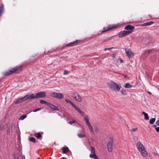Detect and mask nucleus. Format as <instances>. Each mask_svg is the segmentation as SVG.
Instances as JSON below:
<instances>
[{
    "label": "nucleus",
    "mask_w": 159,
    "mask_h": 159,
    "mask_svg": "<svg viewBox=\"0 0 159 159\" xmlns=\"http://www.w3.org/2000/svg\"><path fill=\"white\" fill-rule=\"evenodd\" d=\"M136 146L137 149L143 157H146L148 156L147 152L143 145L142 143L140 142H138Z\"/></svg>",
    "instance_id": "obj_1"
},
{
    "label": "nucleus",
    "mask_w": 159,
    "mask_h": 159,
    "mask_svg": "<svg viewBox=\"0 0 159 159\" xmlns=\"http://www.w3.org/2000/svg\"><path fill=\"white\" fill-rule=\"evenodd\" d=\"M108 85L110 89L116 92H119L121 86L113 81L108 83Z\"/></svg>",
    "instance_id": "obj_2"
},
{
    "label": "nucleus",
    "mask_w": 159,
    "mask_h": 159,
    "mask_svg": "<svg viewBox=\"0 0 159 159\" xmlns=\"http://www.w3.org/2000/svg\"><path fill=\"white\" fill-rule=\"evenodd\" d=\"M22 67V66H17L13 68L12 70H8L6 72H4L3 73V74L4 75L7 76L11 74L12 73H18L21 71Z\"/></svg>",
    "instance_id": "obj_3"
},
{
    "label": "nucleus",
    "mask_w": 159,
    "mask_h": 159,
    "mask_svg": "<svg viewBox=\"0 0 159 159\" xmlns=\"http://www.w3.org/2000/svg\"><path fill=\"white\" fill-rule=\"evenodd\" d=\"M46 96V93L45 92L41 91L37 93L35 95L34 94H31L30 95V98L32 99L33 98H38L45 97Z\"/></svg>",
    "instance_id": "obj_4"
},
{
    "label": "nucleus",
    "mask_w": 159,
    "mask_h": 159,
    "mask_svg": "<svg viewBox=\"0 0 159 159\" xmlns=\"http://www.w3.org/2000/svg\"><path fill=\"white\" fill-rule=\"evenodd\" d=\"M113 139L112 137H110L109 141L107 143V147L108 151L109 152H111L112 151Z\"/></svg>",
    "instance_id": "obj_5"
},
{
    "label": "nucleus",
    "mask_w": 159,
    "mask_h": 159,
    "mask_svg": "<svg viewBox=\"0 0 159 159\" xmlns=\"http://www.w3.org/2000/svg\"><path fill=\"white\" fill-rule=\"evenodd\" d=\"M30 98V95L27 94L24 97L18 99L15 102V104H18L20 103L24 102L25 100L31 99Z\"/></svg>",
    "instance_id": "obj_6"
},
{
    "label": "nucleus",
    "mask_w": 159,
    "mask_h": 159,
    "mask_svg": "<svg viewBox=\"0 0 159 159\" xmlns=\"http://www.w3.org/2000/svg\"><path fill=\"white\" fill-rule=\"evenodd\" d=\"M133 30L123 31L120 32L119 34V36L120 38L124 37L132 33Z\"/></svg>",
    "instance_id": "obj_7"
},
{
    "label": "nucleus",
    "mask_w": 159,
    "mask_h": 159,
    "mask_svg": "<svg viewBox=\"0 0 159 159\" xmlns=\"http://www.w3.org/2000/svg\"><path fill=\"white\" fill-rule=\"evenodd\" d=\"M125 52L126 55L129 58L133 57L134 53L132 52L131 49L126 48L125 49Z\"/></svg>",
    "instance_id": "obj_8"
},
{
    "label": "nucleus",
    "mask_w": 159,
    "mask_h": 159,
    "mask_svg": "<svg viewBox=\"0 0 159 159\" xmlns=\"http://www.w3.org/2000/svg\"><path fill=\"white\" fill-rule=\"evenodd\" d=\"M51 96L53 97L57 98L59 99H62L64 98V95L62 93L55 92H53L52 93Z\"/></svg>",
    "instance_id": "obj_9"
},
{
    "label": "nucleus",
    "mask_w": 159,
    "mask_h": 159,
    "mask_svg": "<svg viewBox=\"0 0 159 159\" xmlns=\"http://www.w3.org/2000/svg\"><path fill=\"white\" fill-rule=\"evenodd\" d=\"M72 97L76 101L80 102L81 101L82 98L77 93H74L73 94Z\"/></svg>",
    "instance_id": "obj_10"
},
{
    "label": "nucleus",
    "mask_w": 159,
    "mask_h": 159,
    "mask_svg": "<svg viewBox=\"0 0 159 159\" xmlns=\"http://www.w3.org/2000/svg\"><path fill=\"white\" fill-rule=\"evenodd\" d=\"M90 150L91 151V154L89 155V157L90 158H93L95 156H96V154L95 152V150L94 148L91 147H90Z\"/></svg>",
    "instance_id": "obj_11"
},
{
    "label": "nucleus",
    "mask_w": 159,
    "mask_h": 159,
    "mask_svg": "<svg viewBox=\"0 0 159 159\" xmlns=\"http://www.w3.org/2000/svg\"><path fill=\"white\" fill-rule=\"evenodd\" d=\"M48 106L50 107L52 109L54 110H55L56 111H59V108L56 106L55 105H53L52 104H51L50 103H48Z\"/></svg>",
    "instance_id": "obj_12"
},
{
    "label": "nucleus",
    "mask_w": 159,
    "mask_h": 159,
    "mask_svg": "<svg viewBox=\"0 0 159 159\" xmlns=\"http://www.w3.org/2000/svg\"><path fill=\"white\" fill-rule=\"evenodd\" d=\"M80 42V41L78 42V40L74 41L70 43H69L66 45V47H71L75 45L78 43Z\"/></svg>",
    "instance_id": "obj_13"
},
{
    "label": "nucleus",
    "mask_w": 159,
    "mask_h": 159,
    "mask_svg": "<svg viewBox=\"0 0 159 159\" xmlns=\"http://www.w3.org/2000/svg\"><path fill=\"white\" fill-rule=\"evenodd\" d=\"M134 28V27L130 25H128L125 26V29L126 30H132Z\"/></svg>",
    "instance_id": "obj_14"
},
{
    "label": "nucleus",
    "mask_w": 159,
    "mask_h": 159,
    "mask_svg": "<svg viewBox=\"0 0 159 159\" xmlns=\"http://www.w3.org/2000/svg\"><path fill=\"white\" fill-rule=\"evenodd\" d=\"M84 119L86 122L87 125L90 124L89 122V119L87 115H85L84 116Z\"/></svg>",
    "instance_id": "obj_15"
},
{
    "label": "nucleus",
    "mask_w": 159,
    "mask_h": 159,
    "mask_svg": "<svg viewBox=\"0 0 159 159\" xmlns=\"http://www.w3.org/2000/svg\"><path fill=\"white\" fill-rule=\"evenodd\" d=\"M142 114L144 115V119L145 120H148L149 119V117L147 113H146L144 111H143L142 112Z\"/></svg>",
    "instance_id": "obj_16"
},
{
    "label": "nucleus",
    "mask_w": 159,
    "mask_h": 159,
    "mask_svg": "<svg viewBox=\"0 0 159 159\" xmlns=\"http://www.w3.org/2000/svg\"><path fill=\"white\" fill-rule=\"evenodd\" d=\"M62 150L64 154L68 152L69 151V150L68 147H63L62 148Z\"/></svg>",
    "instance_id": "obj_17"
},
{
    "label": "nucleus",
    "mask_w": 159,
    "mask_h": 159,
    "mask_svg": "<svg viewBox=\"0 0 159 159\" xmlns=\"http://www.w3.org/2000/svg\"><path fill=\"white\" fill-rule=\"evenodd\" d=\"M114 28V27H113V26H112L111 27V26H110L109 27H108L107 29H105V28H104L103 30L102 31V33L106 31L111 30V29H112Z\"/></svg>",
    "instance_id": "obj_18"
},
{
    "label": "nucleus",
    "mask_w": 159,
    "mask_h": 159,
    "mask_svg": "<svg viewBox=\"0 0 159 159\" xmlns=\"http://www.w3.org/2000/svg\"><path fill=\"white\" fill-rule=\"evenodd\" d=\"M87 125L91 132L93 133V129L91 124Z\"/></svg>",
    "instance_id": "obj_19"
},
{
    "label": "nucleus",
    "mask_w": 159,
    "mask_h": 159,
    "mask_svg": "<svg viewBox=\"0 0 159 159\" xmlns=\"http://www.w3.org/2000/svg\"><path fill=\"white\" fill-rule=\"evenodd\" d=\"M126 88H130L132 87V86L129 83H126L124 86Z\"/></svg>",
    "instance_id": "obj_20"
},
{
    "label": "nucleus",
    "mask_w": 159,
    "mask_h": 159,
    "mask_svg": "<svg viewBox=\"0 0 159 159\" xmlns=\"http://www.w3.org/2000/svg\"><path fill=\"white\" fill-rule=\"evenodd\" d=\"M77 136L79 138H85L86 137V135L84 134H78Z\"/></svg>",
    "instance_id": "obj_21"
},
{
    "label": "nucleus",
    "mask_w": 159,
    "mask_h": 159,
    "mask_svg": "<svg viewBox=\"0 0 159 159\" xmlns=\"http://www.w3.org/2000/svg\"><path fill=\"white\" fill-rule=\"evenodd\" d=\"M4 11L3 6L0 7V16L2 14Z\"/></svg>",
    "instance_id": "obj_22"
},
{
    "label": "nucleus",
    "mask_w": 159,
    "mask_h": 159,
    "mask_svg": "<svg viewBox=\"0 0 159 159\" xmlns=\"http://www.w3.org/2000/svg\"><path fill=\"white\" fill-rule=\"evenodd\" d=\"M65 101L67 103H70L72 107H73V106L75 105L73 103V102L71 101L69 99H66Z\"/></svg>",
    "instance_id": "obj_23"
},
{
    "label": "nucleus",
    "mask_w": 159,
    "mask_h": 159,
    "mask_svg": "<svg viewBox=\"0 0 159 159\" xmlns=\"http://www.w3.org/2000/svg\"><path fill=\"white\" fill-rule=\"evenodd\" d=\"M156 120V119L155 118H152L150 119L149 120V123L151 124H152L154 123Z\"/></svg>",
    "instance_id": "obj_24"
},
{
    "label": "nucleus",
    "mask_w": 159,
    "mask_h": 159,
    "mask_svg": "<svg viewBox=\"0 0 159 159\" xmlns=\"http://www.w3.org/2000/svg\"><path fill=\"white\" fill-rule=\"evenodd\" d=\"M29 140L30 141L33 143H35L36 142L35 139L34 137H31L30 138Z\"/></svg>",
    "instance_id": "obj_25"
},
{
    "label": "nucleus",
    "mask_w": 159,
    "mask_h": 159,
    "mask_svg": "<svg viewBox=\"0 0 159 159\" xmlns=\"http://www.w3.org/2000/svg\"><path fill=\"white\" fill-rule=\"evenodd\" d=\"M35 136L37 138L39 139L41 136V135L39 132L35 134Z\"/></svg>",
    "instance_id": "obj_26"
},
{
    "label": "nucleus",
    "mask_w": 159,
    "mask_h": 159,
    "mask_svg": "<svg viewBox=\"0 0 159 159\" xmlns=\"http://www.w3.org/2000/svg\"><path fill=\"white\" fill-rule=\"evenodd\" d=\"M40 102L41 104H45L47 105H48V103H49L43 100H40Z\"/></svg>",
    "instance_id": "obj_27"
},
{
    "label": "nucleus",
    "mask_w": 159,
    "mask_h": 159,
    "mask_svg": "<svg viewBox=\"0 0 159 159\" xmlns=\"http://www.w3.org/2000/svg\"><path fill=\"white\" fill-rule=\"evenodd\" d=\"M27 116V115H24L21 116L20 118V120H23L26 118Z\"/></svg>",
    "instance_id": "obj_28"
},
{
    "label": "nucleus",
    "mask_w": 159,
    "mask_h": 159,
    "mask_svg": "<svg viewBox=\"0 0 159 159\" xmlns=\"http://www.w3.org/2000/svg\"><path fill=\"white\" fill-rule=\"evenodd\" d=\"M73 107L75 108L76 110L78 112L81 111L80 109L78 107H76L75 105H74Z\"/></svg>",
    "instance_id": "obj_29"
},
{
    "label": "nucleus",
    "mask_w": 159,
    "mask_h": 159,
    "mask_svg": "<svg viewBox=\"0 0 159 159\" xmlns=\"http://www.w3.org/2000/svg\"><path fill=\"white\" fill-rule=\"evenodd\" d=\"M76 122V121L75 120H73L72 121H70L68 122V123L70 124V125H72V124L75 123Z\"/></svg>",
    "instance_id": "obj_30"
},
{
    "label": "nucleus",
    "mask_w": 159,
    "mask_h": 159,
    "mask_svg": "<svg viewBox=\"0 0 159 159\" xmlns=\"http://www.w3.org/2000/svg\"><path fill=\"white\" fill-rule=\"evenodd\" d=\"M41 109V108H36L34 109L33 111V112H36V111H39Z\"/></svg>",
    "instance_id": "obj_31"
},
{
    "label": "nucleus",
    "mask_w": 159,
    "mask_h": 159,
    "mask_svg": "<svg viewBox=\"0 0 159 159\" xmlns=\"http://www.w3.org/2000/svg\"><path fill=\"white\" fill-rule=\"evenodd\" d=\"M137 129H138L137 128H133V129H131L130 130V131L131 132H134Z\"/></svg>",
    "instance_id": "obj_32"
},
{
    "label": "nucleus",
    "mask_w": 159,
    "mask_h": 159,
    "mask_svg": "<svg viewBox=\"0 0 159 159\" xmlns=\"http://www.w3.org/2000/svg\"><path fill=\"white\" fill-rule=\"evenodd\" d=\"M69 73V71L67 70H65L63 72V74L65 75H67Z\"/></svg>",
    "instance_id": "obj_33"
},
{
    "label": "nucleus",
    "mask_w": 159,
    "mask_h": 159,
    "mask_svg": "<svg viewBox=\"0 0 159 159\" xmlns=\"http://www.w3.org/2000/svg\"><path fill=\"white\" fill-rule=\"evenodd\" d=\"M153 23V22L152 21H150V22H147V24L148 26L151 25Z\"/></svg>",
    "instance_id": "obj_34"
},
{
    "label": "nucleus",
    "mask_w": 159,
    "mask_h": 159,
    "mask_svg": "<svg viewBox=\"0 0 159 159\" xmlns=\"http://www.w3.org/2000/svg\"><path fill=\"white\" fill-rule=\"evenodd\" d=\"M121 93L123 95H125L126 94V92L125 90H122L121 91Z\"/></svg>",
    "instance_id": "obj_35"
},
{
    "label": "nucleus",
    "mask_w": 159,
    "mask_h": 159,
    "mask_svg": "<svg viewBox=\"0 0 159 159\" xmlns=\"http://www.w3.org/2000/svg\"><path fill=\"white\" fill-rule=\"evenodd\" d=\"M0 129L2 130H3L4 129V127L3 125H0Z\"/></svg>",
    "instance_id": "obj_36"
},
{
    "label": "nucleus",
    "mask_w": 159,
    "mask_h": 159,
    "mask_svg": "<svg viewBox=\"0 0 159 159\" xmlns=\"http://www.w3.org/2000/svg\"><path fill=\"white\" fill-rule=\"evenodd\" d=\"M117 62L120 63H121L123 62V61L121 59H119L117 61Z\"/></svg>",
    "instance_id": "obj_37"
},
{
    "label": "nucleus",
    "mask_w": 159,
    "mask_h": 159,
    "mask_svg": "<svg viewBox=\"0 0 159 159\" xmlns=\"http://www.w3.org/2000/svg\"><path fill=\"white\" fill-rule=\"evenodd\" d=\"M14 157L15 159H18L19 157L18 155L15 154H14Z\"/></svg>",
    "instance_id": "obj_38"
},
{
    "label": "nucleus",
    "mask_w": 159,
    "mask_h": 159,
    "mask_svg": "<svg viewBox=\"0 0 159 159\" xmlns=\"http://www.w3.org/2000/svg\"><path fill=\"white\" fill-rule=\"evenodd\" d=\"M80 114L82 116H83L84 114V112L83 111H79V112Z\"/></svg>",
    "instance_id": "obj_39"
},
{
    "label": "nucleus",
    "mask_w": 159,
    "mask_h": 159,
    "mask_svg": "<svg viewBox=\"0 0 159 159\" xmlns=\"http://www.w3.org/2000/svg\"><path fill=\"white\" fill-rule=\"evenodd\" d=\"M140 26H148L147 24V22L144 23L143 24L141 25Z\"/></svg>",
    "instance_id": "obj_40"
},
{
    "label": "nucleus",
    "mask_w": 159,
    "mask_h": 159,
    "mask_svg": "<svg viewBox=\"0 0 159 159\" xmlns=\"http://www.w3.org/2000/svg\"><path fill=\"white\" fill-rule=\"evenodd\" d=\"M156 123L157 125L159 126V120H157L156 122Z\"/></svg>",
    "instance_id": "obj_41"
},
{
    "label": "nucleus",
    "mask_w": 159,
    "mask_h": 159,
    "mask_svg": "<svg viewBox=\"0 0 159 159\" xmlns=\"http://www.w3.org/2000/svg\"><path fill=\"white\" fill-rule=\"evenodd\" d=\"M152 50H150L147 51V52H146V53L147 54H149L150 52H152Z\"/></svg>",
    "instance_id": "obj_42"
},
{
    "label": "nucleus",
    "mask_w": 159,
    "mask_h": 159,
    "mask_svg": "<svg viewBox=\"0 0 159 159\" xmlns=\"http://www.w3.org/2000/svg\"><path fill=\"white\" fill-rule=\"evenodd\" d=\"M156 130L157 132L159 133V127L156 128Z\"/></svg>",
    "instance_id": "obj_43"
},
{
    "label": "nucleus",
    "mask_w": 159,
    "mask_h": 159,
    "mask_svg": "<svg viewBox=\"0 0 159 159\" xmlns=\"http://www.w3.org/2000/svg\"><path fill=\"white\" fill-rule=\"evenodd\" d=\"M93 158H94V159H99L97 156H95V157H94Z\"/></svg>",
    "instance_id": "obj_44"
},
{
    "label": "nucleus",
    "mask_w": 159,
    "mask_h": 159,
    "mask_svg": "<svg viewBox=\"0 0 159 159\" xmlns=\"http://www.w3.org/2000/svg\"><path fill=\"white\" fill-rule=\"evenodd\" d=\"M152 126L153 127L155 128V129H156V128H157L156 126L155 125H153Z\"/></svg>",
    "instance_id": "obj_45"
},
{
    "label": "nucleus",
    "mask_w": 159,
    "mask_h": 159,
    "mask_svg": "<svg viewBox=\"0 0 159 159\" xmlns=\"http://www.w3.org/2000/svg\"><path fill=\"white\" fill-rule=\"evenodd\" d=\"M113 48V47H111V48H107V49H108V50H111V49H112Z\"/></svg>",
    "instance_id": "obj_46"
},
{
    "label": "nucleus",
    "mask_w": 159,
    "mask_h": 159,
    "mask_svg": "<svg viewBox=\"0 0 159 159\" xmlns=\"http://www.w3.org/2000/svg\"><path fill=\"white\" fill-rule=\"evenodd\" d=\"M128 66H129V68H131V69H132V67L130 65H128Z\"/></svg>",
    "instance_id": "obj_47"
},
{
    "label": "nucleus",
    "mask_w": 159,
    "mask_h": 159,
    "mask_svg": "<svg viewBox=\"0 0 159 159\" xmlns=\"http://www.w3.org/2000/svg\"><path fill=\"white\" fill-rule=\"evenodd\" d=\"M95 131L96 132H98V130L97 129H95Z\"/></svg>",
    "instance_id": "obj_48"
},
{
    "label": "nucleus",
    "mask_w": 159,
    "mask_h": 159,
    "mask_svg": "<svg viewBox=\"0 0 159 159\" xmlns=\"http://www.w3.org/2000/svg\"><path fill=\"white\" fill-rule=\"evenodd\" d=\"M107 48H106L104 50V51H106L107 50Z\"/></svg>",
    "instance_id": "obj_49"
},
{
    "label": "nucleus",
    "mask_w": 159,
    "mask_h": 159,
    "mask_svg": "<svg viewBox=\"0 0 159 159\" xmlns=\"http://www.w3.org/2000/svg\"><path fill=\"white\" fill-rule=\"evenodd\" d=\"M97 35H95L94 36V37H93V36H92V38H95V37Z\"/></svg>",
    "instance_id": "obj_50"
},
{
    "label": "nucleus",
    "mask_w": 159,
    "mask_h": 159,
    "mask_svg": "<svg viewBox=\"0 0 159 159\" xmlns=\"http://www.w3.org/2000/svg\"><path fill=\"white\" fill-rule=\"evenodd\" d=\"M148 93L149 94H151V93L150 92H148Z\"/></svg>",
    "instance_id": "obj_51"
},
{
    "label": "nucleus",
    "mask_w": 159,
    "mask_h": 159,
    "mask_svg": "<svg viewBox=\"0 0 159 159\" xmlns=\"http://www.w3.org/2000/svg\"><path fill=\"white\" fill-rule=\"evenodd\" d=\"M12 127H13V126H11V128H12Z\"/></svg>",
    "instance_id": "obj_52"
}]
</instances>
